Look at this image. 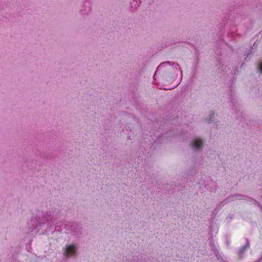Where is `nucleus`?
Masks as SVG:
<instances>
[{
  "label": "nucleus",
  "mask_w": 262,
  "mask_h": 262,
  "mask_svg": "<svg viewBox=\"0 0 262 262\" xmlns=\"http://www.w3.org/2000/svg\"><path fill=\"white\" fill-rule=\"evenodd\" d=\"M76 251L74 245H70L66 249L64 254L66 256H71L73 255Z\"/></svg>",
  "instance_id": "1"
},
{
  "label": "nucleus",
  "mask_w": 262,
  "mask_h": 262,
  "mask_svg": "<svg viewBox=\"0 0 262 262\" xmlns=\"http://www.w3.org/2000/svg\"><path fill=\"white\" fill-rule=\"evenodd\" d=\"M203 144V142L200 139L197 138L195 139L194 142L192 144V146L193 148H195L196 149H198L200 147H201Z\"/></svg>",
  "instance_id": "2"
},
{
  "label": "nucleus",
  "mask_w": 262,
  "mask_h": 262,
  "mask_svg": "<svg viewBox=\"0 0 262 262\" xmlns=\"http://www.w3.org/2000/svg\"><path fill=\"white\" fill-rule=\"evenodd\" d=\"M259 71H260V72L262 73V63L259 64Z\"/></svg>",
  "instance_id": "3"
}]
</instances>
